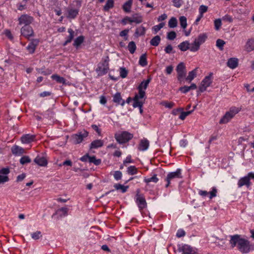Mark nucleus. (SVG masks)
<instances>
[{"label":"nucleus","instance_id":"f03ea898","mask_svg":"<svg viewBox=\"0 0 254 254\" xmlns=\"http://www.w3.org/2000/svg\"><path fill=\"white\" fill-rule=\"evenodd\" d=\"M240 111L239 108L233 107L227 112L219 121V124H225L228 123Z\"/></svg>","mask_w":254,"mask_h":254},{"label":"nucleus","instance_id":"2f4dec72","mask_svg":"<svg viewBox=\"0 0 254 254\" xmlns=\"http://www.w3.org/2000/svg\"><path fill=\"white\" fill-rule=\"evenodd\" d=\"M190 43L188 41H185L181 43L179 46V48L182 51H186L188 49H190Z\"/></svg>","mask_w":254,"mask_h":254},{"label":"nucleus","instance_id":"9d476101","mask_svg":"<svg viewBox=\"0 0 254 254\" xmlns=\"http://www.w3.org/2000/svg\"><path fill=\"white\" fill-rule=\"evenodd\" d=\"M88 132L85 130L78 134H74L72 136L73 141L75 143H79L82 141L84 138L88 136Z\"/></svg>","mask_w":254,"mask_h":254},{"label":"nucleus","instance_id":"b1692460","mask_svg":"<svg viewBox=\"0 0 254 254\" xmlns=\"http://www.w3.org/2000/svg\"><path fill=\"white\" fill-rule=\"evenodd\" d=\"M38 43V40H33L27 47V49L30 53H33L35 51V48Z\"/></svg>","mask_w":254,"mask_h":254},{"label":"nucleus","instance_id":"f704fd0d","mask_svg":"<svg viewBox=\"0 0 254 254\" xmlns=\"http://www.w3.org/2000/svg\"><path fill=\"white\" fill-rule=\"evenodd\" d=\"M206 36L205 34H200L198 36L197 39L194 40V41L196 42L199 46L204 43L206 40Z\"/></svg>","mask_w":254,"mask_h":254},{"label":"nucleus","instance_id":"774afa93","mask_svg":"<svg viewBox=\"0 0 254 254\" xmlns=\"http://www.w3.org/2000/svg\"><path fill=\"white\" fill-rule=\"evenodd\" d=\"M174 69V67L172 65H169L166 67V72L168 74H171Z\"/></svg>","mask_w":254,"mask_h":254},{"label":"nucleus","instance_id":"338daca9","mask_svg":"<svg viewBox=\"0 0 254 254\" xmlns=\"http://www.w3.org/2000/svg\"><path fill=\"white\" fill-rule=\"evenodd\" d=\"M133 163V161L131 159V156L128 155L126 157V159L124 161V164H126L127 163Z\"/></svg>","mask_w":254,"mask_h":254},{"label":"nucleus","instance_id":"603ef678","mask_svg":"<svg viewBox=\"0 0 254 254\" xmlns=\"http://www.w3.org/2000/svg\"><path fill=\"white\" fill-rule=\"evenodd\" d=\"M164 25H165L164 23H163V22L160 23L159 24L153 26L152 28V30L154 31L155 33H156L162 28H163Z\"/></svg>","mask_w":254,"mask_h":254},{"label":"nucleus","instance_id":"58836bf2","mask_svg":"<svg viewBox=\"0 0 254 254\" xmlns=\"http://www.w3.org/2000/svg\"><path fill=\"white\" fill-rule=\"evenodd\" d=\"M84 37L82 36H80L79 37H78L77 38H76L74 41V43H73V46L76 47H78L79 45H80L82 42H83L84 41Z\"/></svg>","mask_w":254,"mask_h":254},{"label":"nucleus","instance_id":"49530a36","mask_svg":"<svg viewBox=\"0 0 254 254\" xmlns=\"http://www.w3.org/2000/svg\"><path fill=\"white\" fill-rule=\"evenodd\" d=\"M180 24L184 29L186 28L187 26V18L185 16H181L179 18Z\"/></svg>","mask_w":254,"mask_h":254},{"label":"nucleus","instance_id":"a878e982","mask_svg":"<svg viewBox=\"0 0 254 254\" xmlns=\"http://www.w3.org/2000/svg\"><path fill=\"white\" fill-rule=\"evenodd\" d=\"M103 145V141L101 139H97L92 141L90 144V148H97Z\"/></svg>","mask_w":254,"mask_h":254},{"label":"nucleus","instance_id":"5fc2aeb1","mask_svg":"<svg viewBox=\"0 0 254 254\" xmlns=\"http://www.w3.org/2000/svg\"><path fill=\"white\" fill-rule=\"evenodd\" d=\"M186 235V232L183 229H179L177 230L176 236L178 238L184 237Z\"/></svg>","mask_w":254,"mask_h":254},{"label":"nucleus","instance_id":"c03bdc74","mask_svg":"<svg viewBox=\"0 0 254 254\" xmlns=\"http://www.w3.org/2000/svg\"><path fill=\"white\" fill-rule=\"evenodd\" d=\"M144 181L147 184L150 182L157 183L158 181V179L157 178V176L154 175L152 177L149 178H145Z\"/></svg>","mask_w":254,"mask_h":254},{"label":"nucleus","instance_id":"680f3d73","mask_svg":"<svg viewBox=\"0 0 254 254\" xmlns=\"http://www.w3.org/2000/svg\"><path fill=\"white\" fill-rule=\"evenodd\" d=\"M161 104L168 108H171L173 107L174 104L173 103H170L167 102H163L161 103Z\"/></svg>","mask_w":254,"mask_h":254},{"label":"nucleus","instance_id":"4be33fe9","mask_svg":"<svg viewBox=\"0 0 254 254\" xmlns=\"http://www.w3.org/2000/svg\"><path fill=\"white\" fill-rule=\"evenodd\" d=\"M197 88V86L194 83H192L190 86H184L179 88V91H181L183 93H186L190 90H194Z\"/></svg>","mask_w":254,"mask_h":254},{"label":"nucleus","instance_id":"4c0bfd02","mask_svg":"<svg viewBox=\"0 0 254 254\" xmlns=\"http://www.w3.org/2000/svg\"><path fill=\"white\" fill-rule=\"evenodd\" d=\"M127 172L130 175H133L137 173L138 170L135 166H130L127 168Z\"/></svg>","mask_w":254,"mask_h":254},{"label":"nucleus","instance_id":"6ab92c4d","mask_svg":"<svg viewBox=\"0 0 254 254\" xmlns=\"http://www.w3.org/2000/svg\"><path fill=\"white\" fill-rule=\"evenodd\" d=\"M114 102L117 103L118 105H121L123 106L125 104V101L122 98L121 94L119 92L116 93L113 96Z\"/></svg>","mask_w":254,"mask_h":254},{"label":"nucleus","instance_id":"3c124183","mask_svg":"<svg viewBox=\"0 0 254 254\" xmlns=\"http://www.w3.org/2000/svg\"><path fill=\"white\" fill-rule=\"evenodd\" d=\"M89 161L91 163H93L95 165H98L101 162L100 159H97L95 156H91L89 158Z\"/></svg>","mask_w":254,"mask_h":254},{"label":"nucleus","instance_id":"f8f14e48","mask_svg":"<svg viewBox=\"0 0 254 254\" xmlns=\"http://www.w3.org/2000/svg\"><path fill=\"white\" fill-rule=\"evenodd\" d=\"M21 33L23 36L26 38H29L33 36V34L32 28L29 25L22 27L21 29Z\"/></svg>","mask_w":254,"mask_h":254},{"label":"nucleus","instance_id":"5701e85b","mask_svg":"<svg viewBox=\"0 0 254 254\" xmlns=\"http://www.w3.org/2000/svg\"><path fill=\"white\" fill-rule=\"evenodd\" d=\"M68 212V208L66 207H62L58 209L55 213V215H58L60 217H65L67 216ZM55 215H53V216Z\"/></svg>","mask_w":254,"mask_h":254},{"label":"nucleus","instance_id":"4468645a","mask_svg":"<svg viewBox=\"0 0 254 254\" xmlns=\"http://www.w3.org/2000/svg\"><path fill=\"white\" fill-rule=\"evenodd\" d=\"M250 178H251V177L249 176V174H248L247 176H245V177L240 179L238 183V187H242V186L245 185L247 187H249L251 184Z\"/></svg>","mask_w":254,"mask_h":254},{"label":"nucleus","instance_id":"864d4df0","mask_svg":"<svg viewBox=\"0 0 254 254\" xmlns=\"http://www.w3.org/2000/svg\"><path fill=\"white\" fill-rule=\"evenodd\" d=\"M113 176L116 180L118 181L121 179L122 177V173L120 171H116L113 173Z\"/></svg>","mask_w":254,"mask_h":254},{"label":"nucleus","instance_id":"412c9836","mask_svg":"<svg viewBox=\"0 0 254 254\" xmlns=\"http://www.w3.org/2000/svg\"><path fill=\"white\" fill-rule=\"evenodd\" d=\"M149 145V141L147 139H142L139 144L138 149L140 151H145L148 148Z\"/></svg>","mask_w":254,"mask_h":254},{"label":"nucleus","instance_id":"79ce46f5","mask_svg":"<svg viewBox=\"0 0 254 254\" xmlns=\"http://www.w3.org/2000/svg\"><path fill=\"white\" fill-rule=\"evenodd\" d=\"M160 40V37L159 36H156L151 39L150 44L152 46H157L159 45Z\"/></svg>","mask_w":254,"mask_h":254},{"label":"nucleus","instance_id":"c756f323","mask_svg":"<svg viewBox=\"0 0 254 254\" xmlns=\"http://www.w3.org/2000/svg\"><path fill=\"white\" fill-rule=\"evenodd\" d=\"M51 78L55 80L56 82L59 83L64 84L65 83V80L63 77H61L57 74H53L51 76Z\"/></svg>","mask_w":254,"mask_h":254},{"label":"nucleus","instance_id":"8fccbe9b","mask_svg":"<svg viewBox=\"0 0 254 254\" xmlns=\"http://www.w3.org/2000/svg\"><path fill=\"white\" fill-rule=\"evenodd\" d=\"M225 44V42L221 39H218L216 41V46L220 50H222L223 49V46Z\"/></svg>","mask_w":254,"mask_h":254},{"label":"nucleus","instance_id":"6e6552de","mask_svg":"<svg viewBox=\"0 0 254 254\" xmlns=\"http://www.w3.org/2000/svg\"><path fill=\"white\" fill-rule=\"evenodd\" d=\"M136 203L140 210H142L146 206V202L143 196L139 194V190L136 195Z\"/></svg>","mask_w":254,"mask_h":254},{"label":"nucleus","instance_id":"cd10ccee","mask_svg":"<svg viewBox=\"0 0 254 254\" xmlns=\"http://www.w3.org/2000/svg\"><path fill=\"white\" fill-rule=\"evenodd\" d=\"M11 151L12 153L15 155H20L24 153V149L18 146H13L11 149Z\"/></svg>","mask_w":254,"mask_h":254},{"label":"nucleus","instance_id":"6e6d98bb","mask_svg":"<svg viewBox=\"0 0 254 254\" xmlns=\"http://www.w3.org/2000/svg\"><path fill=\"white\" fill-rule=\"evenodd\" d=\"M120 74L122 78H125L127 75V71L125 67L120 68Z\"/></svg>","mask_w":254,"mask_h":254},{"label":"nucleus","instance_id":"f257e3e1","mask_svg":"<svg viewBox=\"0 0 254 254\" xmlns=\"http://www.w3.org/2000/svg\"><path fill=\"white\" fill-rule=\"evenodd\" d=\"M230 243L232 248L237 245L238 249L243 253H247L250 251L249 242L245 239L241 238L239 235L231 236Z\"/></svg>","mask_w":254,"mask_h":254},{"label":"nucleus","instance_id":"20e7f679","mask_svg":"<svg viewBox=\"0 0 254 254\" xmlns=\"http://www.w3.org/2000/svg\"><path fill=\"white\" fill-rule=\"evenodd\" d=\"M133 135L131 133L127 131H123L115 134V138L120 143L126 142L131 139Z\"/></svg>","mask_w":254,"mask_h":254},{"label":"nucleus","instance_id":"ea45409f","mask_svg":"<svg viewBox=\"0 0 254 254\" xmlns=\"http://www.w3.org/2000/svg\"><path fill=\"white\" fill-rule=\"evenodd\" d=\"M78 11L75 9H70L68 11V17L70 18H75L77 15Z\"/></svg>","mask_w":254,"mask_h":254},{"label":"nucleus","instance_id":"0eeeda50","mask_svg":"<svg viewBox=\"0 0 254 254\" xmlns=\"http://www.w3.org/2000/svg\"><path fill=\"white\" fill-rule=\"evenodd\" d=\"M144 94H143V95H140V92H138V94L135 95L133 99V107L134 108H136L137 107H142L144 102Z\"/></svg>","mask_w":254,"mask_h":254},{"label":"nucleus","instance_id":"f3484780","mask_svg":"<svg viewBox=\"0 0 254 254\" xmlns=\"http://www.w3.org/2000/svg\"><path fill=\"white\" fill-rule=\"evenodd\" d=\"M227 66L231 69L236 68L238 65V60L236 58H231L228 60Z\"/></svg>","mask_w":254,"mask_h":254},{"label":"nucleus","instance_id":"37998d69","mask_svg":"<svg viewBox=\"0 0 254 254\" xmlns=\"http://www.w3.org/2000/svg\"><path fill=\"white\" fill-rule=\"evenodd\" d=\"M192 112H193V110H191V111H187V112L181 111L179 118L180 119L183 121L185 120V119L186 118L187 116L190 115Z\"/></svg>","mask_w":254,"mask_h":254},{"label":"nucleus","instance_id":"2eb2a0df","mask_svg":"<svg viewBox=\"0 0 254 254\" xmlns=\"http://www.w3.org/2000/svg\"><path fill=\"white\" fill-rule=\"evenodd\" d=\"M244 49L248 52H250L254 50V39H250L246 42Z\"/></svg>","mask_w":254,"mask_h":254},{"label":"nucleus","instance_id":"39448f33","mask_svg":"<svg viewBox=\"0 0 254 254\" xmlns=\"http://www.w3.org/2000/svg\"><path fill=\"white\" fill-rule=\"evenodd\" d=\"M212 73H211L209 75L206 76L201 82V84L199 87V91L203 92L205 91L207 87H209L211 84Z\"/></svg>","mask_w":254,"mask_h":254},{"label":"nucleus","instance_id":"7c9ffc66","mask_svg":"<svg viewBox=\"0 0 254 254\" xmlns=\"http://www.w3.org/2000/svg\"><path fill=\"white\" fill-rule=\"evenodd\" d=\"M114 187L116 190H120L123 193L126 192L128 188V186H125L119 184L114 185Z\"/></svg>","mask_w":254,"mask_h":254},{"label":"nucleus","instance_id":"bf43d9fd","mask_svg":"<svg viewBox=\"0 0 254 254\" xmlns=\"http://www.w3.org/2000/svg\"><path fill=\"white\" fill-rule=\"evenodd\" d=\"M122 23L124 25H126L127 23H132V18L128 17V16H126L124 19H123L122 20Z\"/></svg>","mask_w":254,"mask_h":254},{"label":"nucleus","instance_id":"aec40b11","mask_svg":"<svg viewBox=\"0 0 254 254\" xmlns=\"http://www.w3.org/2000/svg\"><path fill=\"white\" fill-rule=\"evenodd\" d=\"M178 251L181 254H191L192 249L188 245H184L182 247H180L178 249Z\"/></svg>","mask_w":254,"mask_h":254},{"label":"nucleus","instance_id":"72a5a7b5","mask_svg":"<svg viewBox=\"0 0 254 254\" xmlns=\"http://www.w3.org/2000/svg\"><path fill=\"white\" fill-rule=\"evenodd\" d=\"M114 5V0H107L105 5L104 6V10L105 11H108L110 9L113 7Z\"/></svg>","mask_w":254,"mask_h":254},{"label":"nucleus","instance_id":"7ed1b4c3","mask_svg":"<svg viewBox=\"0 0 254 254\" xmlns=\"http://www.w3.org/2000/svg\"><path fill=\"white\" fill-rule=\"evenodd\" d=\"M177 78L181 84L184 83L187 75V70L184 63H180L177 67Z\"/></svg>","mask_w":254,"mask_h":254},{"label":"nucleus","instance_id":"473e14b6","mask_svg":"<svg viewBox=\"0 0 254 254\" xmlns=\"http://www.w3.org/2000/svg\"><path fill=\"white\" fill-rule=\"evenodd\" d=\"M68 32L69 33V35L68 37H67L66 40L65 41L64 43V46H65L68 43H70L72 41V40L74 37V31L72 29H71V28L68 29Z\"/></svg>","mask_w":254,"mask_h":254},{"label":"nucleus","instance_id":"e433bc0d","mask_svg":"<svg viewBox=\"0 0 254 254\" xmlns=\"http://www.w3.org/2000/svg\"><path fill=\"white\" fill-rule=\"evenodd\" d=\"M127 48L130 53L133 54L136 49V46L135 43L133 41L130 42L127 46Z\"/></svg>","mask_w":254,"mask_h":254},{"label":"nucleus","instance_id":"0e129e2a","mask_svg":"<svg viewBox=\"0 0 254 254\" xmlns=\"http://www.w3.org/2000/svg\"><path fill=\"white\" fill-rule=\"evenodd\" d=\"M222 19L224 21H226L229 22L230 23L233 22V18H232V17L231 16H229V15H226L225 16H224L222 18Z\"/></svg>","mask_w":254,"mask_h":254},{"label":"nucleus","instance_id":"09e8293b","mask_svg":"<svg viewBox=\"0 0 254 254\" xmlns=\"http://www.w3.org/2000/svg\"><path fill=\"white\" fill-rule=\"evenodd\" d=\"M30 162L31 159L28 156H24L22 157L20 160V162L22 165L30 163Z\"/></svg>","mask_w":254,"mask_h":254},{"label":"nucleus","instance_id":"dca6fc26","mask_svg":"<svg viewBox=\"0 0 254 254\" xmlns=\"http://www.w3.org/2000/svg\"><path fill=\"white\" fill-rule=\"evenodd\" d=\"M34 139L35 135L30 134H27L23 135L21 137V140L23 143L27 144L34 141Z\"/></svg>","mask_w":254,"mask_h":254},{"label":"nucleus","instance_id":"de8ad7c7","mask_svg":"<svg viewBox=\"0 0 254 254\" xmlns=\"http://www.w3.org/2000/svg\"><path fill=\"white\" fill-rule=\"evenodd\" d=\"M31 237L33 239L37 240L42 237L41 232L37 231L35 232H33L31 234Z\"/></svg>","mask_w":254,"mask_h":254},{"label":"nucleus","instance_id":"13d9d810","mask_svg":"<svg viewBox=\"0 0 254 254\" xmlns=\"http://www.w3.org/2000/svg\"><path fill=\"white\" fill-rule=\"evenodd\" d=\"M222 25L221 20L220 19H217L214 21L215 29L216 30H219Z\"/></svg>","mask_w":254,"mask_h":254},{"label":"nucleus","instance_id":"423d86ee","mask_svg":"<svg viewBox=\"0 0 254 254\" xmlns=\"http://www.w3.org/2000/svg\"><path fill=\"white\" fill-rule=\"evenodd\" d=\"M109 70L108 63L106 61L99 63L96 69L98 75L102 76L106 74Z\"/></svg>","mask_w":254,"mask_h":254},{"label":"nucleus","instance_id":"ddd939ff","mask_svg":"<svg viewBox=\"0 0 254 254\" xmlns=\"http://www.w3.org/2000/svg\"><path fill=\"white\" fill-rule=\"evenodd\" d=\"M151 79H148L146 80H143L141 82L138 87V92L140 93V95L145 94V90L147 88L149 82H150Z\"/></svg>","mask_w":254,"mask_h":254},{"label":"nucleus","instance_id":"c9c22d12","mask_svg":"<svg viewBox=\"0 0 254 254\" xmlns=\"http://www.w3.org/2000/svg\"><path fill=\"white\" fill-rule=\"evenodd\" d=\"M139 64L142 66H145L147 64L146 54H143L140 56L139 60Z\"/></svg>","mask_w":254,"mask_h":254},{"label":"nucleus","instance_id":"9b49d317","mask_svg":"<svg viewBox=\"0 0 254 254\" xmlns=\"http://www.w3.org/2000/svg\"><path fill=\"white\" fill-rule=\"evenodd\" d=\"M9 173V170L7 168L0 169V184H3L8 181L7 175Z\"/></svg>","mask_w":254,"mask_h":254},{"label":"nucleus","instance_id":"393cba45","mask_svg":"<svg viewBox=\"0 0 254 254\" xmlns=\"http://www.w3.org/2000/svg\"><path fill=\"white\" fill-rule=\"evenodd\" d=\"M197 68H195L193 70L189 72L188 75L185 78V80L190 82L196 76V71Z\"/></svg>","mask_w":254,"mask_h":254},{"label":"nucleus","instance_id":"69168bd1","mask_svg":"<svg viewBox=\"0 0 254 254\" xmlns=\"http://www.w3.org/2000/svg\"><path fill=\"white\" fill-rule=\"evenodd\" d=\"M131 18H132V23L135 22L136 23H140L142 22V19H141V17L133 16V17H131Z\"/></svg>","mask_w":254,"mask_h":254},{"label":"nucleus","instance_id":"e2e57ef3","mask_svg":"<svg viewBox=\"0 0 254 254\" xmlns=\"http://www.w3.org/2000/svg\"><path fill=\"white\" fill-rule=\"evenodd\" d=\"M173 47L170 45H168L165 49V51L167 54H170L173 52Z\"/></svg>","mask_w":254,"mask_h":254},{"label":"nucleus","instance_id":"a18cd8bd","mask_svg":"<svg viewBox=\"0 0 254 254\" xmlns=\"http://www.w3.org/2000/svg\"><path fill=\"white\" fill-rule=\"evenodd\" d=\"M145 28L144 27L140 26L136 29L135 34L137 36H141L145 34Z\"/></svg>","mask_w":254,"mask_h":254},{"label":"nucleus","instance_id":"4d7b16f0","mask_svg":"<svg viewBox=\"0 0 254 254\" xmlns=\"http://www.w3.org/2000/svg\"><path fill=\"white\" fill-rule=\"evenodd\" d=\"M187 144V140L185 138L180 139L178 142V147L182 148L185 147Z\"/></svg>","mask_w":254,"mask_h":254},{"label":"nucleus","instance_id":"052dcab7","mask_svg":"<svg viewBox=\"0 0 254 254\" xmlns=\"http://www.w3.org/2000/svg\"><path fill=\"white\" fill-rule=\"evenodd\" d=\"M207 6H205V5H201L200 7H199V13H200V14L201 15V16H203V14L206 12L207 10Z\"/></svg>","mask_w":254,"mask_h":254},{"label":"nucleus","instance_id":"a211bd4d","mask_svg":"<svg viewBox=\"0 0 254 254\" xmlns=\"http://www.w3.org/2000/svg\"><path fill=\"white\" fill-rule=\"evenodd\" d=\"M34 162L40 166L45 167L47 165V160L42 156H37L34 159Z\"/></svg>","mask_w":254,"mask_h":254},{"label":"nucleus","instance_id":"a19ab883","mask_svg":"<svg viewBox=\"0 0 254 254\" xmlns=\"http://www.w3.org/2000/svg\"><path fill=\"white\" fill-rule=\"evenodd\" d=\"M190 50L191 52H196L199 49L200 46L194 41L191 44H190Z\"/></svg>","mask_w":254,"mask_h":254},{"label":"nucleus","instance_id":"c85d7f7f","mask_svg":"<svg viewBox=\"0 0 254 254\" xmlns=\"http://www.w3.org/2000/svg\"><path fill=\"white\" fill-rule=\"evenodd\" d=\"M132 1L133 0H128V1L124 3L123 6V8L125 12H129L130 11Z\"/></svg>","mask_w":254,"mask_h":254},{"label":"nucleus","instance_id":"bb28decb","mask_svg":"<svg viewBox=\"0 0 254 254\" xmlns=\"http://www.w3.org/2000/svg\"><path fill=\"white\" fill-rule=\"evenodd\" d=\"M174 179H175V172H171V173H169L167 175V176L166 179V181L167 182V183L165 185L166 187V188L168 187L170 185L171 181H174Z\"/></svg>","mask_w":254,"mask_h":254},{"label":"nucleus","instance_id":"1a4fd4ad","mask_svg":"<svg viewBox=\"0 0 254 254\" xmlns=\"http://www.w3.org/2000/svg\"><path fill=\"white\" fill-rule=\"evenodd\" d=\"M33 20V17L27 14L22 15L18 18L19 24L20 25L24 24V26L29 25L30 23H32Z\"/></svg>","mask_w":254,"mask_h":254}]
</instances>
